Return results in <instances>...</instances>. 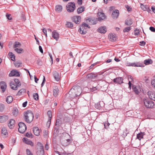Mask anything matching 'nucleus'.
Segmentation results:
<instances>
[{
  "label": "nucleus",
  "instance_id": "f257e3e1",
  "mask_svg": "<svg viewBox=\"0 0 155 155\" xmlns=\"http://www.w3.org/2000/svg\"><path fill=\"white\" fill-rule=\"evenodd\" d=\"M24 119L26 122L28 123H31L33 120L34 115L32 112L27 110L24 113Z\"/></svg>",
  "mask_w": 155,
  "mask_h": 155
},
{
  "label": "nucleus",
  "instance_id": "f03ea898",
  "mask_svg": "<svg viewBox=\"0 0 155 155\" xmlns=\"http://www.w3.org/2000/svg\"><path fill=\"white\" fill-rule=\"evenodd\" d=\"M87 28H90V27L89 25L86 23H83L78 31L81 34H85L87 33V30H86Z\"/></svg>",
  "mask_w": 155,
  "mask_h": 155
},
{
  "label": "nucleus",
  "instance_id": "7ed1b4c3",
  "mask_svg": "<svg viewBox=\"0 0 155 155\" xmlns=\"http://www.w3.org/2000/svg\"><path fill=\"white\" fill-rule=\"evenodd\" d=\"M75 8V5L74 2H69L66 6L67 10L68 12H73Z\"/></svg>",
  "mask_w": 155,
  "mask_h": 155
},
{
  "label": "nucleus",
  "instance_id": "20e7f679",
  "mask_svg": "<svg viewBox=\"0 0 155 155\" xmlns=\"http://www.w3.org/2000/svg\"><path fill=\"white\" fill-rule=\"evenodd\" d=\"M18 131L21 133H23L26 130L27 127L22 122H20L18 124Z\"/></svg>",
  "mask_w": 155,
  "mask_h": 155
},
{
  "label": "nucleus",
  "instance_id": "39448f33",
  "mask_svg": "<svg viewBox=\"0 0 155 155\" xmlns=\"http://www.w3.org/2000/svg\"><path fill=\"white\" fill-rule=\"evenodd\" d=\"M144 103L145 106L148 108H152L154 106V102L146 99H144Z\"/></svg>",
  "mask_w": 155,
  "mask_h": 155
},
{
  "label": "nucleus",
  "instance_id": "423d86ee",
  "mask_svg": "<svg viewBox=\"0 0 155 155\" xmlns=\"http://www.w3.org/2000/svg\"><path fill=\"white\" fill-rule=\"evenodd\" d=\"M77 89H75L74 90L73 89H71L69 92L68 94H67V96L69 97L70 99H73L78 96L75 93V91H76Z\"/></svg>",
  "mask_w": 155,
  "mask_h": 155
},
{
  "label": "nucleus",
  "instance_id": "0eeeda50",
  "mask_svg": "<svg viewBox=\"0 0 155 155\" xmlns=\"http://www.w3.org/2000/svg\"><path fill=\"white\" fill-rule=\"evenodd\" d=\"M127 66L135 67H144V66L142 63L140 62L133 63H128L127 64Z\"/></svg>",
  "mask_w": 155,
  "mask_h": 155
},
{
  "label": "nucleus",
  "instance_id": "6e6552de",
  "mask_svg": "<svg viewBox=\"0 0 155 155\" xmlns=\"http://www.w3.org/2000/svg\"><path fill=\"white\" fill-rule=\"evenodd\" d=\"M75 89H77V90L75 91V93L77 95L79 96L82 92L81 87L78 86H75L73 87L71 89H73L74 90Z\"/></svg>",
  "mask_w": 155,
  "mask_h": 155
},
{
  "label": "nucleus",
  "instance_id": "1a4fd4ad",
  "mask_svg": "<svg viewBox=\"0 0 155 155\" xmlns=\"http://www.w3.org/2000/svg\"><path fill=\"white\" fill-rule=\"evenodd\" d=\"M98 20L99 21L104 20L106 18V16L103 12H98L97 14Z\"/></svg>",
  "mask_w": 155,
  "mask_h": 155
},
{
  "label": "nucleus",
  "instance_id": "9d476101",
  "mask_svg": "<svg viewBox=\"0 0 155 155\" xmlns=\"http://www.w3.org/2000/svg\"><path fill=\"white\" fill-rule=\"evenodd\" d=\"M0 88L2 90V92H5L7 87L6 83L3 81H2L0 82Z\"/></svg>",
  "mask_w": 155,
  "mask_h": 155
},
{
  "label": "nucleus",
  "instance_id": "9b49d317",
  "mask_svg": "<svg viewBox=\"0 0 155 155\" xmlns=\"http://www.w3.org/2000/svg\"><path fill=\"white\" fill-rule=\"evenodd\" d=\"M52 37L56 41H58L59 37V34L56 31L54 30L52 32Z\"/></svg>",
  "mask_w": 155,
  "mask_h": 155
},
{
  "label": "nucleus",
  "instance_id": "f8f14e48",
  "mask_svg": "<svg viewBox=\"0 0 155 155\" xmlns=\"http://www.w3.org/2000/svg\"><path fill=\"white\" fill-rule=\"evenodd\" d=\"M1 132L2 136L4 137H6L8 136V133L7 130L5 127H3L1 129Z\"/></svg>",
  "mask_w": 155,
  "mask_h": 155
},
{
  "label": "nucleus",
  "instance_id": "ddd939ff",
  "mask_svg": "<svg viewBox=\"0 0 155 155\" xmlns=\"http://www.w3.org/2000/svg\"><path fill=\"white\" fill-rule=\"evenodd\" d=\"M147 93L149 97L151 100L155 101V92L152 91H149Z\"/></svg>",
  "mask_w": 155,
  "mask_h": 155
},
{
  "label": "nucleus",
  "instance_id": "4468645a",
  "mask_svg": "<svg viewBox=\"0 0 155 155\" xmlns=\"http://www.w3.org/2000/svg\"><path fill=\"white\" fill-rule=\"evenodd\" d=\"M53 76L56 81H58L60 79V75L59 73L56 71H54L53 72Z\"/></svg>",
  "mask_w": 155,
  "mask_h": 155
},
{
  "label": "nucleus",
  "instance_id": "2eb2a0df",
  "mask_svg": "<svg viewBox=\"0 0 155 155\" xmlns=\"http://www.w3.org/2000/svg\"><path fill=\"white\" fill-rule=\"evenodd\" d=\"M19 76L20 74L19 72L16 70H13L9 74V76L10 77L14 76Z\"/></svg>",
  "mask_w": 155,
  "mask_h": 155
},
{
  "label": "nucleus",
  "instance_id": "dca6fc26",
  "mask_svg": "<svg viewBox=\"0 0 155 155\" xmlns=\"http://www.w3.org/2000/svg\"><path fill=\"white\" fill-rule=\"evenodd\" d=\"M109 38L110 40L112 42H114L117 40L116 35L115 34H110L109 35Z\"/></svg>",
  "mask_w": 155,
  "mask_h": 155
},
{
  "label": "nucleus",
  "instance_id": "f3484780",
  "mask_svg": "<svg viewBox=\"0 0 155 155\" xmlns=\"http://www.w3.org/2000/svg\"><path fill=\"white\" fill-rule=\"evenodd\" d=\"M119 15V11L118 10H114L112 14V17L114 19L117 18Z\"/></svg>",
  "mask_w": 155,
  "mask_h": 155
},
{
  "label": "nucleus",
  "instance_id": "a211bd4d",
  "mask_svg": "<svg viewBox=\"0 0 155 155\" xmlns=\"http://www.w3.org/2000/svg\"><path fill=\"white\" fill-rule=\"evenodd\" d=\"M123 79L122 78L118 77L116 78L113 80V81L116 83L120 84L123 83Z\"/></svg>",
  "mask_w": 155,
  "mask_h": 155
},
{
  "label": "nucleus",
  "instance_id": "6ab92c4d",
  "mask_svg": "<svg viewBox=\"0 0 155 155\" xmlns=\"http://www.w3.org/2000/svg\"><path fill=\"white\" fill-rule=\"evenodd\" d=\"M96 76L97 75L93 73L88 74L87 75V77L88 79L89 80H91L92 81Z\"/></svg>",
  "mask_w": 155,
  "mask_h": 155
},
{
  "label": "nucleus",
  "instance_id": "aec40b11",
  "mask_svg": "<svg viewBox=\"0 0 155 155\" xmlns=\"http://www.w3.org/2000/svg\"><path fill=\"white\" fill-rule=\"evenodd\" d=\"M23 140L24 142L27 144L30 145L31 146L34 145L33 143L26 138H24L23 139Z\"/></svg>",
  "mask_w": 155,
  "mask_h": 155
},
{
  "label": "nucleus",
  "instance_id": "412c9836",
  "mask_svg": "<svg viewBox=\"0 0 155 155\" xmlns=\"http://www.w3.org/2000/svg\"><path fill=\"white\" fill-rule=\"evenodd\" d=\"M33 131L34 134L37 136H38L40 135V130L37 127H35L33 129Z\"/></svg>",
  "mask_w": 155,
  "mask_h": 155
},
{
  "label": "nucleus",
  "instance_id": "4be33fe9",
  "mask_svg": "<svg viewBox=\"0 0 155 155\" xmlns=\"http://www.w3.org/2000/svg\"><path fill=\"white\" fill-rule=\"evenodd\" d=\"M81 19V16H77L74 17L73 20L76 24H79L80 22Z\"/></svg>",
  "mask_w": 155,
  "mask_h": 155
},
{
  "label": "nucleus",
  "instance_id": "5701e85b",
  "mask_svg": "<svg viewBox=\"0 0 155 155\" xmlns=\"http://www.w3.org/2000/svg\"><path fill=\"white\" fill-rule=\"evenodd\" d=\"M15 121L13 119H12L10 120L8 123V126L10 129H12L14 126Z\"/></svg>",
  "mask_w": 155,
  "mask_h": 155
},
{
  "label": "nucleus",
  "instance_id": "b1692460",
  "mask_svg": "<svg viewBox=\"0 0 155 155\" xmlns=\"http://www.w3.org/2000/svg\"><path fill=\"white\" fill-rule=\"evenodd\" d=\"M53 92L54 96L55 97H57L59 93V90L57 87H54Z\"/></svg>",
  "mask_w": 155,
  "mask_h": 155
},
{
  "label": "nucleus",
  "instance_id": "393cba45",
  "mask_svg": "<svg viewBox=\"0 0 155 155\" xmlns=\"http://www.w3.org/2000/svg\"><path fill=\"white\" fill-rule=\"evenodd\" d=\"M97 31L101 33H105L107 31L106 28L104 27H101L98 29Z\"/></svg>",
  "mask_w": 155,
  "mask_h": 155
},
{
  "label": "nucleus",
  "instance_id": "a878e982",
  "mask_svg": "<svg viewBox=\"0 0 155 155\" xmlns=\"http://www.w3.org/2000/svg\"><path fill=\"white\" fill-rule=\"evenodd\" d=\"M8 119V117L7 116L4 115L0 116V122L3 123L6 121Z\"/></svg>",
  "mask_w": 155,
  "mask_h": 155
},
{
  "label": "nucleus",
  "instance_id": "bb28decb",
  "mask_svg": "<svg viewBox=\"0 0 155 155\" xmlns=\"http://www.w3.org/2000/svg\"><path fill=\"white\" fill-rule=\"evenodd\" d=\"M70 140L69 139H68L62 141L61 143L63 146H68L70 143Z\"/></svg>",
  "mask_w": 155,
  "mask_h": 155
},
{
  "label": "nucleus",
  "instance_id": "cd10ccee",
  "mask_svg": "<svg viewBox=\"0 0 155 155\" xmlns=\"http://www.w3.org/2000/svg\"><path fill=\"white\" fill-rule=\"evenodd\" d=\"M145 135L144 132H140L137 135V138L139 140L143 138V136Z\"/></svg>",
  "mask_w": 155,
  "mask_h": 155
},
{
  "label": "nucleus",
  "instance_id": "c85d7f7f",
  "mask_svg": "<svg viewBox=\"0 0 155 155\" xmlns=\"http://www.w3.org/2000/svg\"><path fill=\"white\" fill-rule=\"evenodd\" d=\"M85 8L83 6H80L77 10V12L78 14H80L84 11Z\"/></svg>",
  "mask_w": 155,
  "mask_h": 155
},
{
  "label": "nucleus",
  "instance_id": "c756f323",
  "mask_svg": "<svg viewBox=\"0 0 155 155\" xmlns=\"http://www.w3.org/2000/svg\"><path fill=\"white\" fill-rule=\"evenodd\" d=\"M152 63V61L150 59H148L144 61V63L146 65H149Z\"/></svg>",
  "mask_w": 155,
  "mask_h": 155
},
{
  "label": "nucleus",
  "instance_id": "7c9ffc66",
  "mask_svg": "<svg viewBox=\"0 0 155 155\" xmlns=\"http://www.w3.org/2000/svg\"><path fill=\"white\" fill-rule=\"evenodd\" d=\"M10 85L12 89L14 90H16L18 89V87H19L17 85H15L12 82L10 83Z\"/></svg>",
  "mask_w": 155,
  "mask_h": 155
},
{
  "label": "nucleus",
  "instance_id": "2f4dec72",
  "mask_svg": "<svg viewBox=\"0 0 155 155\" xmlns=\"http://www.w3.org/2000/svg\"><path fill=\"white\" fill-rule=\"evenodd\" d=\"M62 6L61 5H57L56 6L55 10L58 12H60L62 11Z\"/></svg>",
  "mask_w": 155,
  "mask_h": 155
},
{
  "label": "nucleus",
  "instance_id": "473e14b6",
  "mask_svg": "<svg viewBox=\"0 0 155 155\" xmlns=\"http://www.w3.org/2000/svg\"><path fill=\"white\" fill-rule=\"evenodd\" d=\"M13 101V98L11 96H8L6 99V101L8 104L11 103Z\"/></svg>",
  "mask_w": 155,
  "mask_h": 155
},
{
  "label": "nucleus",
  "instance_id": "72a5a7b5",
  "mask_svg": "<svg viewBox=\"0 0 155 155\" xmlns=\"http://www.w3.org/2000/svg\"><path fill=\"white\" fill-rule=\"evenodd\" d=\"M132 23L131 20L130 18L127 19L125 21V24L127 25H130Z\"/></svg>",
  "mask_w": 155,
  "mask_h": 155
},
{
  "label": "nucleus",
  "instance_id": "f704fd0d",
  "mask_svg": "<svg viewBox=\"0 0 155 155\" xmlns=\"http://www.w3.org/2000/svg\"><path fill=\"white\" fill-rule=\"evenodd\" d=\"M14 64L15 66L16 67L18 68L22 66V63L21 61H17L14 63Z\"/></svg>",
  "mask_w": 155,
  "mask_h": 155
},
{
  "label": "nucleus",
  "instance_id": "c9c22d12",
  "mask_svg": "<svg viewBox=\"0 0 155 155\" xmlns=\"http://www.w3.org/2000/svg\"><path fill=\"white\" fill-rule=\"evenodd\" d=\"M21 46V44L18 41H15L14 45V48H16Z\"/></svg>",
  "mask_w": 155,
  "mask_h": 155
},
{
  "label": "nucleus",
  "instance_id": "e433bc0d",
  "mask_svg": "<svg viewBox=\"0 0 155 155\" xmlns=\"http://www.w3.org/2000/svg\"><path fill=\"white\" fill-rule=\"evenodd\" d=\"M37 153L38 155H44V149L38 150Z\"/></svg>",
  "mask_w": 155,
  "mask_h": 155
},
{
  "label": "nucleus",
  "instance_id": "4c0bfd02",
  "mask_svg": "<svg viewBox=\"0 0 155 155\" xmlns=\"http://www.w3.org/2000/svg\"><path fill=\"white\" fill-rule=\"evenodd\" d=\"M37 149H44L43 145L40 142H38L37 144Z\"/></svg>",
  "mask_w": 155,
  "mask_h": 155
},
{
  "label": "nucleus",
  "instance_id": "58836bf2",
  "mask_svg": "<svg viewBox=\"0 0 155 155\" xmlns=\"http://www.w3.org/2000/svg\"><path fill=\"white\" fill-rule=\"evenodd\" d=\"M15 51L18 54L22 53L23 49L21 48H17L15 49Z\"/></svg>",
  "mask_w": 155,
  "mask_h": 155
},
{
  "label": "nucleus",
  "instance_id": "ea45409f",
  "mask_svg": "<svg viewBox=\"0 0 155 155\" xmlns=\"http://www.w3.org/2000/svg\"><path fill=\"white\" fill-rule=\"evenodd\" d=\"M66 25L67 27L69 28H72L73 27V24L71 22H67Z\"/></svg>",
  "mask_w": 155,
  "mask_h": 155
},
{
  "label": "nucleus",
  "instance_id": "a19ab883",
  "mask_svg": "<svg viewBox=\"0 0 155 155\" xmlns=\"http://www.w3.org/2000/svg\"><path fill=\"white\" fill-rule=\"evenodd\" d=\"M25 90L24 89H20L18 92L17 95H21L23 93H24L25 92Z\"/></svg>",
  "mask_w": 155,
  "mask_h": 155
},
{
  "label": "nucleus",
  "instance_id": "79ce46f5",
  "mask_svg": "<svg viewBox=\"0 0 155 155\" xmlns=\"http://www.w3.org/2000/svg\"><path fill=\"white\" fill-rule=\"evenodd\" d=\"M140 7L141 9L144 11H146L147 10L148 6L144 5L143 4L140 3Z\"/></svg>",
  "mask_w": 155,
  "mask_h": 155
},
{
  "label": "nucleus",
  "instance_id": "37998d69",
  "mask_svg": "<svg viewBox=\"0 0 155 155\" xmlns=\"http://www.w3.org/2000/svg\"><path fill=\"white\" fill-rule=\"evenodd\" d=\"M133 89L134 91L135 92V93L137 94H138L139 93V92L138 89L137 88L136 86H133Z\"/></svg>",
  "mask_w": 155,
  "mask_h": 155
},
{
  "label": "nucleus",
  "instance_id": "c03bdc74",
  "mask_svg": "<svg viewBox=\"0 0 155 155\" xmlns=\"http://www.w3.org/2000/svg\"><path fill=\"white\" fill-rule=\"evenodd\" d=\"M12 113L14 116H17L18 113V109H14L12 111Z\"/></svg>",
  "mask_w": 155,
  "mask_h": 155
},
{
  "label": "nucleus",
  "instance_id": "a18cd8bd",
  "mask_svg": "<svg viewBox=\"0 0 155 155\" xmlns=\"http://www.w3.org/2000/svg\"><path fill=\"white\" fill-rule=\"evenodd\" d=\"M33 97L34 99L36 101L39 99V96L37 93H35L33 94Z\"/></svg>",
  "mask_w": 155,
  "mask_h": 155
},
{
  "label": "nucleus",
  "instance_id": "49530a36",
  "mask_svg": "<svg viewBox=\"0 0 155 155\" xmlns=\"http://www.w3.org/2000/svg\"><path fill=\"white\" fill-rule=\"evenodd\" d=\"M14 81L16 85H17L18 87H19L21 86V83L18 79H15L14 80Z\"/></svg>",
  "mask_w": 155,
  "mask_h": 155
},
{
  "label": "nucleus",
  "instance_id": "de8ad7c7",
  "mask_svg": "<svg viewBox=\"0 0 155 155\" xmlns=\"http://www.w3.org/2000/svg\"><path fill=\"white\" fill-rule=\"evenodd\" d=\"M131 29V27H127L124 28V29L123 30V31L124 32H129Z\"/></svg>",
  "mask_w": 155,
  "mask_h": 155
},
{
  "label": "nucleus",
  "instance_id": "09e8293b",
  "mask_svg": "<svg viewBox=\"0 0 155 155\" xmlns=\"http://www.w3.org/2000/svg\"><path fill=\"white\" fill-rule=\"evenodd\" d=\"M62 124V122L60 119H57L56 120V125L59 126Z\"/></svg>",
  "mask_w": 155,
  "mask_h": 155
},
{
  "label": "nucleus",
  "instance_id": "8fccbe9b",
  "mask_svg": "<svg viewBox=\"0 0 155 155\" xmlns=\"http://www.w3.org/2000/svg\"><path fill=\"white\" fill-rule=\"evenodd\" d=\"M139 30L136 29L134 31V35L135 36H137L139 35Z\"/></svg>",
  "mask_w": 155,
  "mask_h": 155
},
{
  "label": "nucleus",
  "instance_id": "3c124183",
  "mask_svg": "<svg viewBox=\"0 0 155 155\" xmlns=\"http://www.w3.org/2000/svg\"><path fill=\"white\" fill-rule=\"evenodd\" d=\"M47 114H48V119L50 118L51 119V114H52L51 111H50V110L48 111V112Z\"/></svg>",
  "mask_w": 155,
  "mask_h": 155
},
{
  "label": "nucleus",
  "instance_id": "603ef678",
  "mask_svg": "<svg viewBox=\"0 0 155 155\" xmlns=\"http://www.w3.org/2000/svg\"><path fill=\"white\" fill-rule=\"evenodd\" d=\"M26 152L27 155H33L32 153L28 149H26Z\"/></svg>",
  "mask_w": 155,
  "mask_h": 155
},
{
  "label": "nucleus",
  "instance_id": "864d4df0",
  "mask_svg": "<svg viewBox=\"0 0 155 155\" xmlns=\"http://www.w3.org/2000/svg\"><path fill=\"white\" fill-rule=\"evenodd\" d=\"M151 84L155 88V75L154 76L153 79L152 81Z\"/></svg>",
  "mask_w": 155,
  "mask_h": 155
},
{
  "label": "nucleus",
  "instance_id": "5fc2aeb1",
  "mask_svg": "<svg viewBox=\"0 0 155 155\" xmlns=\"http://www.w3.org/2000/svg\"><path fill=\"white\" fill-rule=\"evenodd\" d=\"M32 134L31 133H27L26 134V136L28 137H31Z\"/></svg>",
  "mask_w": 155,
  "mask_h": 155
},
{
  "label": "nucleus",
  "instance_id": "6e6d98bb",
  "mask_svg": "<svg viewBox=\"0 0 155 155\" xmlns=\"http://www.w3.org/2000/svg\"><path fill=\"white\" fill-rule=\"evenodd\" d=\"M42 31L43 33L45 34V35L46 37H47V30L45 28H44L42 30Z\"/></svg>",
  "mask_w": 155,
  "mask_h": 155
},
{
  "label": "nucleus",
  "instance_id": "4d7b16f0",
  "mask_svg": "<svg viewBox=\"0 0 155 155\" xmlns=\"http://www.w3.org/2000/svg\"><path fill=\"white\" fill-rule=\"evenodd\" d=\"M98 88V87H97V86L93 87L92 88H91V91H93L97 90Z\"/></svg>",
  "mask_w": 155,
  "mask_h": 155
},
{
  "label": "nucleus",
  "instance_id": "13d9d810",
  "mask_svg": "<svg viewBox=\"0 0 155 155\" xmlns=\"http://www.w3.org/2000/svg\"><path fill=\"white\" fill-rule=\"evenodd\" d=\"M140 45L141 46H144L146 44V42L144 41H143L140 42Z\"/></svg>",
  "mask_w": 155,
  "mask_h": 155
},
{
  "label": "nucleus",
  "instance_id": "bf43d9fd",
  "mask_svg": "<svg viewBox=\"0 0 155 155\" xmlns=\"http://www.w3.org/2000/svg\"><path fill=\"white\" fill-rule=\"evenodd\" d=\"M51 119L50 118L48 119V122H47V124H46L47 126H49L51 124Z\"/></svg>",
  "mask_w": 155,
  "mask_h": 155
},
{
  "label": "nucleus",
  "instance_id": "052dcab7",
  "mask_svg": "<svg viewBox=\"0 0 155 155\" xmlns=\"http://www.w3.org/2000/svg\"><path fill=\"white\" fill-rule=\"evenodd\" d=\"M150 30L153 32H155V28L153 27H150Z\"/></svg>",
  "mask_w": 155,
  "mask_h": 155
},
{
  "label": "nucleus",
  "instance_id": "680f3d73",
  "mask_svg": "<svg viewBox=\"0 0 155 155\" xmlns=\"http://www.w3.org/2000/svg\"><path fill=\"white\" fill-rule=\"evenodd\" d=\"M6 17L7 18H8V20H11L12 19V18L11 17V15L9 14H7L6 15Z\"/></svg>",
  "mask_w": 155,
  "mask_h": 155
},
{
  "label": "nucleus",
  "instance_id": "e2e57ef3",
  "mask_svg": "<svg viewBox=\"0 0 155 155\" xmlns=\"http://www.w3.org/2000/svg\"><path fill=\"white\" fill-rule=\"evenodd\" d=\"M4 109V106L3 104H0V110L2 111Z\"/></svg>",
  "mask_w": 155,
  "mask_h": 155
},
{
  "label": "nucleus",
  "instance_id": "0e129e2a",
  "mask_svg": "<svg viewBox=\"0 0 155 155\" xmlns=\"http://www.w3.org/2000/svg\"><path fill=\"white\" fill-rule=\"evenodd\" d=\"M27 101H26L24 103H23L22 104V106L23 107H25L27 105Z\"/></svg>",
  "mask_w": 155,
  "mask_h": 155
},
{
  "label": "nucleus",
  "instance_id": "69168bd1",
  "mask_svg": "<svg viewBox=\"0 0 155 155\" xmlns=\"http://www.w3.org/2000/svg\"><path fill=\"white\" fill-rule=\"evenodd\" d=\"M39 51L41 52V53H43V50L42 49V48L41 47V46H39Z\"/></svg>",
  "mask_w": 155,
  "mask_h": 155
},
{
  "label": "nucleus",
  "instance_id": "338daca9",
  "mask_svg": "<svg viewBox=\"0 0 155 155\" xmlns=\"http://www.w3.org/2000/svg\"><path fill=\"white\" fill-rule=\"evenodd\" d=\"M47 134H48L47 131L45 130V131H44V132L43 136L45 137H46V136L47 135Z\"/></svg>",
  "mask_w": 155,
  "mask_h": 155
},
{
  "label": "nucleus",
  "instance_id": "774afa93",
  "mask_svg": "<svg viewBox=\"0 0 155 155\" xmlns=\"http://www.w3.org/2000/svg\"><path fill=\"white\" fill-rule=\"evenodd\" d=\"M151 9L152 11L155 13V6H152L151 7Z\"/></svg>",
  "mask_w": 155,
  "mask_h": 155
}]
</instances>
